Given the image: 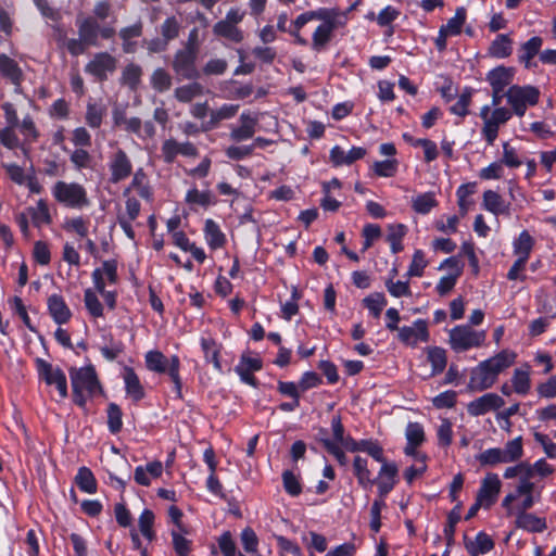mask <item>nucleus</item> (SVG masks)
Instances as JSON below:
<instances>
[{
	"label": "nucleus",
	"mask_w": 556,
	"mask_h": 556,
	"mask_svg": "<svg viewBox=\"0 0 556 556\" xmlns=\"http://www.w3.org/2000/svg\"><path fill=\"white\" fill-rule=\"evenodd\" d=\"M185 201L191 208H195L198 206L206 208L215 203L211 191H200L197 188H191L187 191Z\"/></svg>",
	"instance_id": "obj_38"
},
{
	"label": "nucleus",
	"mask_w": 556,
	"mask_h": 556,
	"mask_svg": "<svg viewBox=\"0 0 556 556\" xmlns=\"http://www.w3.org/2000/svg\"><path fill=\"white\" fill-rule=\"evenodd\" d=\"M75 481L80 491L93 494L97 491V481L92 471L87 467H80L75 477Z\"/></svg>",
	"instance_id": "obj_47"
},
{
	"label": "nucleus",
	"mask_w": 556,
	"mask_h": 556,
	"mask_svg": "<svg viewBox=\"0 0 556 556\" xmlns=\"http://www.w3.org/2000/svg\"><path fill=\"white\" fill-rule=\"evenodd\" d=\"M399 340L409 346H416L419 342H428L430 334L428 323L425 319H416L412 326H404L399 329Z\"/></svg>",
	"instance_id": "obj_15"
},
{
	"label": "nucleus",
	"mask_w": 556,
	"mask_h": 556,
	"mask_svg": "<svg viewBox=\"0 0 556 556\" xmlns=\"http://www.w3.org/2000/svg\"><path fill=\"white\" fill-rule=\"evenodd\" d=\"M63 229L67 232L76 233L80 238H85L89 230V220L81 216L66 218L63 223Z\"/></svg>",
	"instance_id": "obj_55"
},
{
	"label": "nucleus",
	"mask_w": 556,
	"mask_h": 556,
	"mask_svg": "<svg viewBox=\"0 0 556 556\" xmlns=\"http://www.w3.org/2000/svg\"><path fill=\"white\" fill-rule=\"evenodd\" d=\"M134 189L137 193L146 201L151 202L153 200V191L150 185L148 184L147 175L142 168H138L130 182V186L125 190L124 194Z\"/></svg>",
	"instance_id": "obj_31"
},
{
	"label": "nucleus",
	"mask_w": 556,
	"mask_h": 556,
	"mask_svg": "<svg viewBox=\"0 0 556 556\" xmlns=\"http://www.w3.org/2000/svg\"><path fill=\"white\" fill-rule=\"evenodd\" d=\"M198 52L188 48L178 50L174 56L173 68L177 75L192 79L198 77L195 59Z\"/></svg>",
	"instance_id": "obj_17"
},
{
	"label": "nucleus",
	"mask_w": 556,
	"mask_h": 556,
	"mask_svg": "<svg viewBox=\"0 0 556 556\" xmlns=\"http://www.w3.org/2000/svg\"><path fill=\"white\" fill-rule=\"evenodd\" d=\"M308 12L312 21H321V24L346 25L348 22L346 14L336 9L319 8Z\"/></svg>",
	"instance_id": "obj_29"
},
{
	"label": "nucleus",
	"mask_w": 556,
	"mask_h": 556,
	"mask_svg": "<svg viewBox=\"0 0 556 556\" xmlns=\"http://www.w3.org/2000/svg\"><path fill=\"white\" fill-rule=\"evenodd\" d=\"M154 518L152 510L144 509L138 520L141 534L149 541H152L155 538V533L153 531Z\"/></svg>",
	"instance_id": "obj_57"
},
{
	"label": "nucleus",
	"mask_w": 556,
	"mask_h": 556,
	"mask_svg": "<svg viewBox=\"0 0 556 556\" xmlns=\"http://www.w3.org/2000/svg\"><path fill=\"white\" fill-rule=\"evenodd\" d=\"M384 285H386L388 292L393 298H402V296H410L412 295V290H410L408 280L394 281L393 278H388L386 280Z\"/></svg>",
	"instance_id": "obj_59"
},
{
	"label": "nucleus",
	"mask_w": 556,
	"mask_h": 556,
	"mask_svg": "<svg viewBox=\"0 0 556 556\" xmlns=\"http://www.w3.org/2000/svg\"><path fill=\"white\" fill-rule=\"evenodd\" d=\"M480 117L483 122L481 135L489 146H493L501 126L505 125L513 117L508 108H494L483 105L480 110Z\"/></svg>",
	"instance_id": "obj_9"
},
{
	"label": "nucleus",
	"mask_w": 556,
	"mask_h": 556,
	"mask_svg": "<svg viewBox=\"0 0 556 556\" xmlns=\"http://www.w3.org/2000/svg\"><path fill=\"white\" fill-rule=\"evenodd\" d=\"M15 219L25 239H30L29 219L38 229L52 223L49 205L42 199L38 200L36 205L28 206L17 214Z\"/></svg>",
	"instance_id": "obj_10"
},
{
	"label": "nucleus",
	"mask_w": 556,
	"mask_h": 556,
	"mask_svg": "<svg viewBox=\"0 0 556 556\" xmlns=\"http://www.w3.org/2000/svg\"><path fill=\"white\" fill-rule=\"evenodd\" d=\"M48 309L54 320L59 325L66 324L71 317L72 312L67 306L65 300L60 294H52L48 298Z\"/></svg>",
	"instance_id": "obj_23"
},
{
	"label": "nucleus",
	"mask_w": 556,
	"mask_h": 556,
	"mask_svg": "<svg viewBox=\"0 0 556 556\" xmlns=\"http://www.w3.org/2000/svg\"><path fill=\"white\" fill-rule=\"evenodd\" d=\"M203 91L204 89L201 84L191 83L188 85L177 87L174 91V94L179 102L187 103L193 100L194 98L202 96Z\"/></svg>",
	"instance_id": "obj_50"
},
{
	"label": "nucleus",
	"mask_w": 556,
	"mask_h": 556,
	"mask_svg": "<svg viewBox=\"0 0 556 556\" xmlns=\"http://www.w3.org/2000/svg\"><path fill=\"white\" fill-rule=\"evenodd\" d=\"M146 367L153 372L165 374L167 372L170 377L176 396L181 399V379L179 375L180 369V361L177 355H173L170 358H167L162 352L157 350H152L146 353L144 355Z\"/></svg>",
	"instance_id": "obj_4"
},
{
	"label": "nucleus",
	"mask_w": 556,
	"mask_h": 556,
	"mask_svg": "<svg viewBox=\"0 0 556 556\" xmlns=\"http://www.w3.org/2000/svg\"><path fill=\"white\" fill-rule=\"evenodd\" d=\"M178 155L194 157L198 155V149L190 141L178 142L169 138L161 147V156L165 163H173Z\"/></svg>",
	"instance_id": "obj_16"
},
{
	"label": "nucleus",
	"mask_w": 556,
	"mask_h": 556,
	"mask_svg": "<svg viewBox=\"0 0 556 556\" xmlns=\"http://www.w3.org/2000/svg\"><path fill=\"white\" fill-rule=\"evenodd\" d=\"M354 473L358 483L364 486H371L375 479L371 477V471L368 469V460L361 456H356L353 462Z\"/></svg>",
	"instance_id": "obj_44"
},
{
	"label": "nucleus",
	"mask_w": 556,
	"mask_h": 556,
	"mask_svg": "<svg viewBox=\"0 0 556 556\" xmlns=\"http://www.w3.org/2000/svg\"><path fill=\"white\" fill-rule=\"evenodd\" d=\"M513 41L508 35L501 34L492 41L489 48V53L497 59H504L511 54Z\"/></svg>",
	"instance_id": "obj_39"
},
{
	"label": "nucleus",
	"mask_w": 556,
	"mask_h": 556,
	"mask_svg": "<svg viewBox=\"0 0 556 556\" xmlns=\"http://www.w3.org/2000/svg\"><path fill=\"white\" fill-rule=\"evenodd\" d=\"M536 392L540 397L554 399L556 397V374L551 376L546 381L536 386Z\"/></svg>",
	"instance_id": "obj_64"
},
{
	"label": "nucleus",
	"mask_w": 556,
	"mask_h": 556,
	"mask_svg": "<svg viewBox=\"0 0 556 556\" xmlns=\"http://www.w3.org/2000/svg\"><path fill=\"white\" fill-rule=\"evenodd\" d=\"M486 80L489 81L492 89L505 90V88L513 80V74L506 67L498 66L489 72V74L486 76Z\"/></svg>",
	"instance_id": "obj_40"
},
{
	"label": "nucleus",
	"mask_w": 556,
	"mask_h": 556,
	"mask_svg": "<svg viewBox=\"0 0 556 556\" xmlns=\"http://www.w3.org/2000/svg\"><path fill=\"white\" fill-rule=\"evenodd\" d=\"M51 193L61 204L71 208H84L90 205L87 190L78 182L56 181Z\"/></svg>",
	"instance_id": "obj_8"
},
{
	"label": "nucleus",
	"mask_w": 556,
	"mask_h": 556,
	"mask_svg": "<svg viewBox=\"0 0 556 556\" xmlns=\"http://www.w3.org/2000/svg\"><path fill=\"white\" fill-rule=\"evenodd\" d=\"M108 165L111 174L110 180L113 184L125 180L132 173L131 161L127 153L121 148H117L111 153Z\"/></svg>",
	"instance_id": "obj_14"
},
{
	"label": "nucleus",
	"mask_w": 556,
	"mask_h": 556,
	"mask_svg": "<svg viewBox=\"0 0 556 556\" xmlns=\"http://www.w3.org/2000/svg\"><path fill=\"white\" fill-rule=\"evenodd\" d=\"M540 497L541 490H536L534 483L523 481L520 485H516L514 491L505 495L502 507L506 509L508 516H516L515 525L517 528L528 532L541 533L547 528L545 519L527 513L540 501Z\"/></svg>",
	"instance_id": "obj_1"
},
{
	"label": "nucleus",
	"mask_w": 556,
	"mask_h": 556,
	"mask_svg": "<svg viewBox=\"0 0 556 556\" xmlns=\"http://www.w3.org/2000/svg\"><path fill=\"white\" fill-rule=\"evenodd\" d=\"M0 72L14 84H17L22 76V72L17 63L5 54H0Z\"/></svg>",
	"instance_id": "obj_53"
},
{
	"label": "nucleus",
	"mask_w": 556,
	"mask_h": 556,
	"mask_svg": "<svg viewBox=\"0 0 556 556\" xmlns=\"http://www.w3.org/2000/svg\"><path fill=\"white\" fill-rule=\"evenodd\" d=\"M124 129L140 139L154 137L156 129L152 122H142L139 117L124 118Z\"/></svg>",
	"instance_id": "obj_26"
},
{
	"label": "nucleus",
	"mask_w": 556,
	"mask_h": 556,
	"mask_svg": "<svg viewBox=\"0 0 556 556\" xmlns=\"http://www.w3.org/2000/svg\"><path fill=\"white\" fill-rule=\"evenodd\" d=\"M502 489V481L497 473L488 472L481 480L476 497L478 505L484 509L491 508L497 501Z\"/></svg>",
	"instance_id": "obj_13"
},
{
	"label": "nucleus",
	"mask_w": 556,
	"mask_h": 556,
	"mask_svg": "<svg viewBox=\"0 0 556 556\" xmlns=\"http://www.w3.org/2000/svg\"><path fill=\"white\" fill-rule=\"evenodd\" d=\"M141 75L142 70L139 65L128 64L123 71L122 79L125 85L135 89L140 83Z\"/></svg>",
	"instance_id": "obj_60"
},
{
	"label": "nucleus",
	"mask_w": 556,
	"mask_h": 556,
	"mask_svg": "<svg viewBox=\"0 0 556 556\" xmlns=\"http://www.w3.org/2000/svg\"><path fill=\"white\" fill-rule=\"evenodd\" d=\"M108 109L101 102L88 101L85 121L90 128H99L106 116Z\"/></svg>",
	"instance_id": "obj_35"
},
{
	"label": "nucleus",
	"mask_w": 556,
	"mask_h": 556,
	"mask_svg": "<svg viewBox=\"0 0 556 556\" xmlns=\"http://www.w3.org/2000/svg\"><path fill=\"white\" fill-rule=\"evenodd\" d=\"M509 203H507L496 191L486 190L483 192L482 207L494 214H509Z\"/></svg>",
	"instance_id": "obj_28"
},
{
	"label": "nucleus",
	"mask_w": 556,
	"mask_h": 556,
	"mask_svg": "<svg viewBox=\"0 0 556 556\" xmlns=\"http://www.w3.org/2000/svg\"><path fill=\"white\" fill-rule=\"evenodd\" d=\"M203 233L205 242L211 250H218L225 247L226 236L215 220L211 218L205 220Z\"/></svg>",
	"instance_id": "obj_25"
},
{
	"label": "nucleus",
	"mask_w": 556,
	"mask_h": 556,
	"mask_svg": "<svg viewBox=\"0 0 556 556\" xmlns=\"http://www.w3.org/2000/svg\"><path fill=\"white\" fill-rule=\"evenodd\" d=\"M517 359V353L509 349H504L493 356L480 362L471 368L467 390L471 392H482L491 389L498 376L510 368Z\"/></svg>",
	"instance_id": "obj_2"
},
{
	"label": "nucleus",
	"mask_w": 556,
	"mask_h": 556,
	"mask_svg": "<svg viewBox=\"0 0 556 556\" xmlns=\"http://www.w3.org/2000/svg\"><path fill=\"white\" fill-rule=\"evenodd\" d=\"M438 205L434 192H425L412 200V207L418 214L426 215Z\"/></svg>",
	"instance_id": "obj_46"
},
{
	"label": "nucleus",
	"mask_w": 556,
	"mask_h": 556,
	"mask_svg": "<svg viewBox=\"0 0 556 556\" xmlns=\"http://www.w3.org/2000/svg\"><path fill=\"white\" fill-rule=\"evenodd\" d=\"M509 380L511 381L510 387L515 390V394L520 396L528 395L532 388L530 365L525 364L521 367L515 368Z\"/></svg>",
	"instance_id": "obj_22"
},
{
	"label": "nucleus",
	"mask_w": 556,
	"mask_h": 556,
	"mask_svg": "<svg viewBox=\"0 0 556 556\" xmlns=\"http://www.w3.org/2000/svg\"><path fill=\"white\" fill-rule=\"evenodd\" d=\"M343 26L344 25L319 24L312 35V49L317 52L325 50L332 38L333 31Z\"/></svg>",
	"instance_id": "obj_27"
},
{
	"label": "nucleus",
	"mask_w": 556,
	"mask_h": 556,
	"mask_svg": "<svg viewBox=\"0 0 556 556\" xmlns=\"http://www.w3.org/2000/svg\"><path fill=\"white\" fill-rule=\"evenodd\" d=\"M163 464L159 460L148 463L146 466H138L135 469L134 479L140 484L148 486L153 479H157L162 476Z\"/></svg>",
	"instance_id": "obj_24"
},
{
	"label": "nucleus",
	"mask_w": 556,
	"mask_h": 556,
	"mask_svg": "<svg viewBox=\"0 0 556 556\" xmlns=\"http://www.w3.org/2000/svg\"><path fill=\"white\" fill-rule=\"evenodd\" d=\"M74 402L84 406L87 396H93L101 393V386L98 380L96 369L92 365L84 367H72L70 369Z\"/></svg>",
	"instance_id": "obj_3"
},
{
	"label": "nucleus",
	"mask_w": 556,
	"mask_h": 556,
	"mask_svg": "<svg viewBox=\"0 0 556 556\" xmlns=\"http://www.w3.org/2000/svg\"><path fill=\"white\" fill-rule=\"evenodd\" d=\"M367 153V150L362 147H353L349 151H345L340 146H334L329 153V160L336 167L343 165H351L355 161L363 159Z\"/></svg>",
	"instance_id": "obj_19"
},
{
	"label": "nucleus",
	"mask_w": 556,
	"mask_h": 556,
	"mask_svg": "<svg viewBox=\"0 0 556 556\" xmlns=\"http://www.w3.org/2000/svg\"><path fill=\"white\" fill-rule=\"evenodd\" d=\"M427 358L431 364L430 376L441 374L446 367L447 358L444 349L439 346H432L427 350Z\"/></svg>",
	"instance_id": "obj_42"
},
{
	"label": "nucleus",
	"mask_w": 556,
	"mask_h": 556,
	"mask_svg": "<svg viewBox=\"0 0 556 556\" xmlns=\"http://www.w3.org/2000/svg\"><path fill=\"white\" fill-rule=\"evenodd\" d=\"M456 401L457 392L453 390H447L434 396L432 399V404L438 409L452 408L455 406Z\"/></svg>",
	"instance_id": "obj_63"
},
{
	"label": "nucleus",
	"mask_w": 556,
	"mask_h": 556,
	"mask_svg": "<svg viewBox=\"0 0 556 556\" xmlns=\"http://www.w3.org/2000/svg\"><path fill=\"white\" fill-rule=\"evenodd\" d=\"M543 40L541 37L534 36L526 41L520 49L519 60L529 66L530 61L539 53Z\"/></svg>",
	"instance_id": "obj_52"
},
{
	"label": "nucleus",
	"mask_w": 556,
	"mask_h": 556,
	"mask_svg": "<svg viewBox=\"0 0 556 556\" xmlns=\"http://www.w3.org/2000/svg\"><path fill=\"white\" fill-rule=\"evenodd\" d=\"M200 344L206 362L212 363L214 368L220 372L223 370V366L219 359L220 344H218L211 337L201 338Z\"/></svg>",
	"instance_id": "obj_33"
},
{
	"label": "nucleus",
	"mask_w": 556,
	"mask_h": 556,
	"mask_svg": "<svg viewBox=\"0 0 556 556\" xmlns=\"http://www.w3.org/2000/svg\"><path fill=\"white\" fill-rule=\"evenodd\" d=\"M84 303L87 312L93 318H99L104 315V307L100 302L98 294L92 289H86L84 292Z\"/></svg>",
	"instance_id": "obj_51"
},
{
	"label": "nucleus",
	"mask_w": 556,
	"mask_h": 556,
	"mask_svg": "<svg viewBox=\"0 0 556 556\" xmlns=\"http://www.w3.org/2000/svg\"><path fill=\"white\" fill-rule=\"evenodd\" d=\"M427 265L428 262L426 260L425 253L421 250H416L413 254V258L406 273V276L408 278L421 277Z\"/></svg>",
	"instance_id": "obj_58"
},
{
	"label": "nucleus",
	"mask_w": 556,
	"mask_h": 556,
	"mask_svg": "<svg viewBox=\"0 0 556 556\" xmlns=\"http://www.w3.org/2000/svg\"><path fill=\"white\" fill-rule=\"evenodd\" d=\"M150 83L157 92H165L172 87V76L164 68H156L151 75Z\"/></svg>",
	"instance_id": "obj_56"
},
{
	"label": "nucleus",
	"mask_w": 556,
	"mask_h": 556,
	"mask_svg": "<svg viewBox=\"0 0 556 556\" xmlns=\"http://www.w3.org/2000/svg\"><path fill=\"white\" fill-rule=\"evenodd\" d=\"M239 122V126L231 128L230 138L237 142L251 139L256 131L257 117L248 112H243L240 115Z\"/></svg>",
	"instance_id": "obj_21"
},
{
	"label": "nucleus",
	"mask_w": 556,
	"mask_h": 556,
	"mask_svg": "<svg viewBox=\"0 0 556 556\" xmlns=\"http://www.w3.org/2000/svg\"><path fill=\"white\" fill-rule=\"evenodd\" d=\"M122 410L118 405L111 403L108 407V427L112 433H117L122 429Z\"/></svg>",
	"instance_id": "obj_62"
},
{
	"label": "nucleus",
	"mask_w": 556,
	"mask_h": 556,
	"mask_svg": "<svg viewBox=\"0 0 556 556\" xmlns=\"http://www.w3.org/2000/svg\"><path fill=\"white\" fill-rule=\"evenodd\" d=\"M123 380L127 395L134 401H139L144 396L143 387L141 386L139 377L131 367L124 368Z\"/></svg>",
	"instance_id": "obj_30"
},
{
	"label": "nucleus",
	"mask_w": 556,
	"mask_h": 556,
	"mask_svg": "<svg viewBox=\"0 0 556 556\" xmlns=\"http://www.w3.org/2000/svg\"><path fill=\"white\" fill-rule=\"evenodd\" d=\"M213 31L216 36L226 38L232 42H240L243 40L242 30L223 20L214 25Z\"/></svg>",
	"instance_id": "obj_43"
},
{
	"label": "nucleus",
	"mask_w": 556,
	"mask_h": 556,
	"mask_svg": "<svg viewBox=\"0 0 556 556\" xmlns=\"http://www.w3.org/2000/svg\"><path fill=\"white\" fill-rule=\"evenodd\" d=\"M554 472V468L552 465L547 464L545 459H538L534 464H528V473L527 476H522L519 478L517 485H520L523 481L528 483H533L531 479L534 475L540 477H546Z\"/></svg>",
	"instance_id": "obj_45"
},
{
	"label": "nucleus",
	"mask_w": 556,
	"mask_h": 556,
	"mask_svg": "<svg viewBox=\"0 0 556 556\" xmlns=\"http://www.w3.org/2000/svg\"><path fill=\"white\" fill-rule=\"evenodd\" d=\"M465 546L470 556H480L489 553L494 542L489 534L479 532L473 540L466 541Z\"/></svg>",
	"instance_id": "obj_32"
},
{
	"label": "nucleus",
	"mask_w": 556,
	"mask_h": 556,
	"mask_svg": "<svg viewBox=\"0 0 556 556\" xmlns=\"http://www.w3.org/2000/svg\"><path fill=\"white\" fill-rule=\"evenodd\" d=\"M486 332L470 325H458L448 330V344L455 353H464L484 345Z\"/></svg>",
	"instance_id": "obj_6"
},
{
	"label": "nucleus",
	"mask_w": 556,
	"mask_h": 556,
	"mask_svg": "<svg viewBox=\"0 0 556 556\" xmlns=\"http://www.w3.org/2000/svg\"><path fill=\"white\" fill-rule=\"evenodd\" d=\"M365 306L375 316L378 317L387 305V300L383 293H374L364 299Z\"/></svg>",
	"instance_id": "obj_61"
},
{
	"label": "nucleus",
	"mask_w": 556,
	"mask_h": 556,
	"mask_svg": "<svg viewBox=\"0 0 556 556\" xmlns=\"http://www.w3.org/2000/svg\"><path fill=\"white\" fill-rule=\"evenodd\" d=\"M399 168V161L396 159H388L384 161H376L371 165V170L378 177H393Z\"/></svg>",
	"instance_id": "obj_54"
},
{
	"label": "nucleus",
	"mask_w": 556,
	"mask_h": 556,
	"mask_svg": "<svg viewBox=\"0 0 556 556\" xmlns=\"http://www.w3.org/2000/svg\"><path fill=\"white\" fill-rule=\"evenodd\" d=\"M504 403L503 397L496 393L490 392L469 402L467 404V412L470 416L478 417L501 408Z\"/></svg>",
	"instance_id": "obj_18"
},
{
	"label": "nucleus",
	"mask_w": 556,
	"mask_h": 556,
	"mask_svg": "<svg viewBox=\"0 0 556 556\" xmlns=\"http://www.w3.org/2000/svg\"><path fill=\"white\" fill-rule=\"evenodd\" d=\"M405 235L406 227L403 224L389 225L387 241L390 243L392 253L396 254L403 250L402 240Z\"/></svg>",
	"instance_id": "obj_48"
},
{
	"label": "nucleus",
	"mask_w": 556,
	"mask_h": 556,
	"mask_svg": "<svg viewBox=\"0 0 556 556\" xmlns=\"http://www.w3.org/2000/svg\"><path fill=\"white\" fill-rule=\"evenodd\" d=\"M467 11L465 8H457L455 11V15L451 17L446 24L442 25L440 28L448 34L450 36H457L462 33V28L466 22Z\"/></svg>",
	"instance_id": "obj_49"
},
{
	"label": "nucleus",
	"mask_w": 556,
	"mask_h": 556,
	"mask_svg": "<svg viewBox=\"0 0 556 556\" xmlns=\"http://www.w3.org/2000/svg\"><path fill=\"white\" fill-rule=\"evenodd\" d=\"M534 247V239L529 233L528 230H523L519 233V236L513 241V250L514 254L522 260L528 261L531 254V251Z\"/></svg>",
	"instance_id": "obj_36"
},
{
	"label": "nucleus",
	"mask_w": 556,
	"mask_h": 556,
	"mask_svg": "<svg viewBox=\"0 0 556 556\" xmlns=\"http://www.w3.org/2000/svg\"><path fill=\"white\" fill-rule=\"evenodd\" d=\"M541 92L538 87L531 85H513L505 91V98L513 115L523 117L529 106H534L540 101Z\"/></svg>",
	"instance_id": "obj_7"
},
{
	"label": "nucleus",
	"mask_w": 556,
	"mask_h": 556,
	"mask_svg": "<svg viewBox=\"0 0 556 556\" xmlns=\"http://www.w3.org/2000/svg\"><path fill=\"white\" fill-rule=\"evenodd\" d=\"M99 350L105 359L114 361L123 353L124 344L122 341L115 340L111 333H103Z\"/></svg>",
	"instance_id": "obj_37"
},
{
	"label": "nucleus",
	"mask_w": 556,
	"mask_h": 556,
	"mask_svg": "<svg viewBox=\"0 0 556 556\" xmlns=\"http://www.w3.org/2000/svg\"><path fill=\"white\" fill-rule=\"evenodd\" d=\"M36 369L39 379L43 380L48 386L56 389L60 401L67 397V379L60 367L53 366L51 363L42 358H37Z\"/></svg>",
	"instance_id": "obj_11"
},
{
	"label": "nucleus",
	"mask_w": 556,
	"mask_h": 556,
	"mask_svg": "<svg viewBox=\"0 0 556 556\" xmlns=\"http://www.w3.org/2000/svg\"><path fill=\"white\" fill-rule=\"evenodd\" d=\"M117 67V60L108 52L96 53L86 64L85 72L91 75L96 80H106Z\"/></svg>",
	"instance_id": "obj_12"
},
{
	"label": "nucleus",
	"mask_w": 556,
	"mask_h": 556,
	"mask_svg": "<svg viewBox=\"0 0 556 556\" xmlns=\"http://www.w3.org/2000/svg\"><path fill=\"white\" fill-rule=\"evenodd\" d=\"M523 456L522 438L517 437L508 441L504 447H492L477 456L481 466L495 467L500 464L516 463Z\"/></svg>",
	"instance_id": "obj_5"
},
{
	"label": "nucleus",
	"mask_w": 556,
	"mask_h": 556,
	"mask_svg": "<svg viewBox=\"0 0 556 556\" xmlns=\"http://www.w3.org/2000/svg\"><path fill=\"white\" fill-rule=\"evenodd\" d=\"M100 25L91 17L85 18L78 23L79 37L88 46H98Z\"/></svg>",
	"instance_id": "obj_34"
},
{
	"label": "nucleus",
	"mask_w": 556,
	"mask_h": 556,
	"mask_svg": "<svg viewBox=\"0 0 556 556\" xmlns=\"http://www.w3.org/2000/svg\"><path fill=\"white\" fill-rule=\"evenodd\" d=\"M261 369L262 359L247 355H243L235 367V371L239 375L241 381L252 387H256V379L253 374Z\"/></svg>",
	"instance_id": "obj_20"
},
{
	"label": "nucleus",
	"mask_w": 556,
	"mask_h": 556,
	"mask_svg": "<svg viewBox=\"0 0 556 556\" xmlns=\"http://www.w3.org/2000/svg\"><path fill=\"white\" fill-rule=\"evenodd\" d=\"M189 534V528L182 531L170 530L173 547L178 556H188L191 552L192 542L187 538Z\"/></svg>",
	"instance_id": "obj_41"
}]
</instances>
